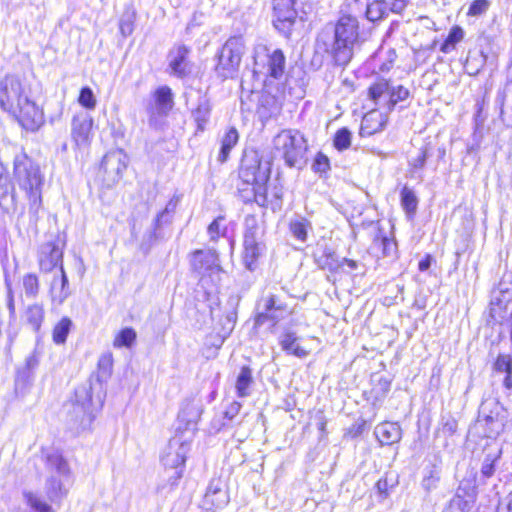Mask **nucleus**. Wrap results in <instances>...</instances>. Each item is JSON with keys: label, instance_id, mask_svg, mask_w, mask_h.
Masks as SVG:
<instances>
[{"label": "nucleus", "instance_id": "obj_1", "mask_svg": "<svg viewBox=\"0 0 512 512\" xmlns=\"http://www.w3.org/2000/svg\"><path fill=\"white\" fill-rule=\"evenodd\" d=\"M0 108L26 131H37L45 121L43 110L32 99L31 87L24 75L7 74L0 80Z\"/></svg>", "mask_w": 512, "mask_h": 512}, {"label": "nucleus", "instance_id": "obj_2", "mask_svg": "<svg viewBox=\"0 0 512 512\" xmlns=\"http://www.w3.org/2000/svg\"><path fill=\"white\" fill-rule=\"evenodd\" d=\"M270 174V161H262L256 152L244 154L239 169V178L242 185L246 187H238L244 202L253 200L261 207L271 204L273 210L281 207L283 197L281 188L274 187L271 199H268L266 184Z\"/></svg>", "mask_w": 512, "mask_h": 512}, {"label": "nucleus", "instance_id": "obj_3", "mask_svg": "<svg viewBox=\"0 0 512 512\" xmlns=\"http://www.w3.org/2000/svg\"><path fill=\"white\" fill-rule=\"evenodd\" d=\"M322 34L318 40L319 48L330 56L337 66H346L352 59L354 47L359 43V21L351 14H342L334 25V35L331 41L323 39Z\"/></svg>", "mask_w": 512, "mask_h": 512}, {"label": "nucleus", "instance_id": "obj_4", "mask_svg": "<svg viewBox=\"0 0 512 512\" xmlns=\"http://www.w3.org/2000/svg\"><path fill=\"white\" fill-rule=\"evenodd\" d=\"M13 175L19 187L28 196L31 207L41 203L43 177L39 166L24 152L22 147H14Z\"/></svg>", "mask_w": 512, "mask_h": 512}, {"label": "nucleus", "instance_id": "obj_5", "mask_svg": "<svg viewBox=\"0 0 512 512\" xmlns=\"http://www.w3.org/2000/svg\"><path fill=\"white\" fill-rule=\"evenodd\" d=\"M275 153L290 168L302 169L307 163L308 144L304 135L295 129H285L273 139Z\"/></svg>", "mask_w": 512, "mask_h": 512}, {"label": "nucleus", "instance_id": "obj_6", "mask_svg": "<svg viewBox=\"0 0 512 512\" xmlns=\"http://www.w3.org/2000/svg\"><path fill=\"white\" fill-rule=\"evenodd\" d=\"M245 53V43L242 37H231L222 46L217 55L215 71L222 79L233 78L238 72L242 56Z\"/></svg>", "mask_w": 512, "mask_h": 512}, {"label": "nucleus", "instance_id": "obj_7", "mask_svg": "<svg viewBox=\"0 0 512 512\" xmlns=\"http://www.w3.org/2000/svg\"><path fill=\"white\" fill-rule=\"evenodd\" d=\"M189 450L190 441L183 434H176L169 440L161 456V461L166 470L173 471V474L169 477L173 479L172 484L182 477L186 455Z\"/></svg>", "mask_w": 512, "mask_h": 512}, {"label": "nucleus", "instance_id": "obj_8", "mask_svg": "<svg viewBox=\"0 0 512 512\" xmlns=\"http://www.w3.org/2000/svg\"><path fill=\"white\" fill-rule=\"evenodd\" d=\"M128 165V156L123 150L117 149L107 152L101 162L100 173L103 182L111 187L122 178Z\"/></svg>", "mask_w": 512, "mask_h": 512}, {"label": "nucleus", "instance_id": "obj_9", "mask_svg": "<svg viewBox=\"0 0 512 512\" xmlns=\"http://www.w3.org/2000/svg\"><path fill=\"white\" fill-rule=\"evenodd\" d=\"M64 245L65 242L60 235H54L40 246L38 260L42 271L50 272L58 265H62Z\"/></svg>", "mask_w": 512, "mask_h": 512}, {"label": "nucleus", "instance_id": "obj_10", "mask_svg": "<svg viewBox=\"0 0 512 512\" xmlns=\"http://www.w3.org/2000/svg\"><path fill=\"white\" fill-rule=\"evenodd\" d=\"M265 54L255 56V65L259 67L260 72L274 79H281L286 69V58L282 50L274 49L270 51L265 48Z\"/></svg>", "mask_w": 512, "mask_h": 512}, {"label": "nucleus", "instance_id": "obj_11", "mask_svg": "<svg viewBox=\"0 0 512 512\" xmlns=\"http://www.w3.org/2000/svg\"><path fill=\"white\" fill-rule=\"evenodd\" d=\"M263 310L255 317V325L262 326L267 322L277 324L288 314V305L278 295L269 294L264 299Z\"/></svg>", "mask_w": 512, "mask_h": 512}, {"label": "nucleus", "instance_id": "obj_12", "mask_svg": "<svg viewBox=\"0 0 512 512\" xmlns=\"http://www.w3.org/2000/svg\"><path fill=\"white\" fill-rule=\"evenodd\" d=\"M72 416L81 427L89 425L93 418L91 387L81 386L75 390V402L72 404Z\"/></svg>", "mask_w": 512, "mask_h": 512}, {"label": "nucleus", "instance_id": "obj_13", "mask_svg": "<svg viewBox=\"0 0 512 512\" xmlns=\"http://www.w3.org/2000/svg\"><path fill=\"white\" fill-rule=\"evenodd\" d=\"M173 94L168 86H161L157 88L153 94V102L147 108L149 116L148 122L150 126H156L157 117H165L173 108Z\"/></svg>", "mask_w": 512, "mask_h": 512}, {"label": "nucleus", "instance_id": "obj_14", "mask_svg": "<svg viewBox=\"0 0 512 512\" xmlns=\"http://www.w3.org/2000/svg\"><path fill=\"white\" fill-rule=\"evenodd\" d=\"M296 0H273L275 28L288 36L295 23L297 11L295 9Z\"/></svg>", "mask_w": 512, "mask_h": 512}, {"label": "nucleus", "instance_id": "obj_15", "mask_svg": "<svg viewBox=\"0 0 512 512\" xmlns=\"http://www.w3.org/2000/svg\"><path fill=\"white\" fill-rule=\"evenodd\" d=\"M190 264L192 270L202 276L219 273L221 271L218 254L212 249L195 250L191 254Z\"/></svg>", "mask_w": 512, "mask_h": 512}, {"label": "nucleus", "instance_id": "obj_16", "mask_svg": "<svg viewBox=\"0 0 512 512\" xmlns=\"http://www.w3.org/2000/svg\"><path fill=\"white\" fill-rule=\"evenodd\" d=\"M204 503L214 509H221L229 503L226 485L220 478L212 479L209 482L204 496Z\"/></svg>", "mask_w": 512, "mask_h": 512}, {"label": "nucleus", "instance_id": "obj_17", "mask_svg": "<svg viewBox=\"0 0 512 512\" xmlns=\"http://www.w3.org/2000/svg\"><path fill=\"white\" fill-rule=\"evenodd\" d=\"M349 6L354 5L361 12L365 6V16L371 22H376L388 16L389 5L385 0H345Z\"/></svg>", "mask_w": 512, "mask_h": 512}, {"label": "nucleus", "instance_id": "obj_18", "mask_svg": "<svg viewBox=\"0 0 512 512\" xmlns=\"http://www.w3.org/2000/svg\"><path fill=\"white\" fill-rule=\"evenodd\" d=\"M92 125L93 119L86 112H81L73 117L71 135L77 145H81L88 140Z\"/></svg>", "mask_w": 512, "mask_h": 512}, {"label": "nucleus", "instance_id": "obj_19", "mask_svg": "<svg viewBox=\"0 0 512 512\" xmlns=\"http://www.w3.org/2000/svg\"><path fill=\"white\" fill-rule=\"evenodd\" d=\"M188 53L189 49L184 45L178 46L175 50L171 51L169 68L173 75L183 78L189 73Z\"/></svg>", "mask_w": 512, "mask_h": 512}, {"label": "nucleus", "instance_id": "obj_20", "mask_svg": "<svg viewBox=\"0 0 512 512\" xmlns=\"http://www.w3.org/2000/svg\"><path fill=\"white\" fill-rule=\"evenodd\" d=\"M375 435L382 445H392L400 441L402 430L397 423L384 422L376 427Z\"/></svg>", "mask_w": 512, "mask_h": 512}, {"label": "nucleus", "instance_id": "obj_21", "mask_svg": "<svg viewBox=\"0 0 512 512\" xmlns=\"http://www.w3.org/2000/svg\"><path fill=\"white\" fill-rule=\"evenodd\" d=\"M211 112V105L206 95H199L197 107L192 110V116L197 123V129L203 131Z\"/></svg>", "mask_w": 512, "mask_h": 512}, {"label": "nucleus", "instance_id": "obj_22", "mask_svg": "<svg viewBox=\"0 0 512 512\" xmlns=\"http://www.w3.org/2000/svg\"><path fill=\"white\" fill-rule=\"evenodd\" d=\"M45 464L50 472H55L63 478L70 476V468L67 461L58 452L46 454Z\"/></svg>", "mask_w": 512, "mask_h": 512}, {"label": "nucleus", "instance_id": "obj_23", "mask_svg": "<svg viewBox=\"0 0 512 512\" xmlns=\"http://www.w3.org/2000/svg\"><path fill=\"white\" fill-rule=\"evenodd\" d=\"M282 350L298 358H304L308 352L298 344V337L294 332H285L279 340Z\"/></svg>", "mask_w": 512, "mask_h": 512}, {"label": "nucleus", "instance_id": "obj_24", "mask_svg": "<svg viewBox=\"0 0 512 512\" xmlns=\"http://www.w3.org/2000/svg\"><path fill=\"white\" fill-rule=\"evenodd\" d=\"M264 245L260 239H244V262L249 270H253V264L262 254Z\"/></svg>", "mask_w": 512, "mask_h": 512}, {"label": "nucleus", "instance_id": "obj_25", "mask_svg": "<svg viewBox=\"0 0 512 512\" xmlns=\"http://www.w3.org/2000/svg\"><path fill=\"white\" fill-rule=\"evenodd\" d=\"M239 134L236 128L231 127L221 139V147L217 157L220 163L227 161L232 148L238 143Z\"/></svg>", "mask_w": 512, "mask_h": 512}, {"label": "nucleus", "instance_id": "obj_26", "mask_svg": "<svg viewBox=\"0 0 512 512\" xmlns=\"http://www.w3.org/2000/svg\"><path fill=\"white\" fill-rule=\"evenodd\" d=\"M253 382L252 370L248 366H243L236 380V392L239 397L250 395V386Z\"/></svg>", "mask_w": 512, "mask_h": 512}, {"label": "nucleus", "instance_id": "obj_27", "mask_svg": "<svg viewBox=\"0 0 512 512\" xmlns=\"http://www.w3.org/2000/svg\"><path fill=\"white\" fill-rule=\"evenodd\" d=\"M45 490L48 498L52 502L60 501L67 494V489L64 488L62 481L57 479L54 475H51L47 479Z\"/></svg>", "mask_w": 512, "mask_h": 512}, {"label": "nucleus", "instance_id": "obj_28", "mask_svg": "<svg viewBox=\"0 0 512 512\" xmlns=\"http://www.w3.org/2000/svg\"><path fill=\"white\" fill-rule=\"evenodd\" d=\"M240 298L238 296H230L228 298V305L230 306V310L227 312L225 316V320L223 322V332L224 335H229L236 324L237 321V306L239 304Z\"/></svg>", "mask_w": 512, "mask_h": 512}, {"label": "nucleus", "instance_id": "obj_29", "mask_svg": "<svg viewBox=\"0 0 512 512\" xmlns=\"http://www.w3.org/2000/svg\"><path fill=\"white\" fill-rule=\"evenodd\" d=\"M311 229V222L303 217L291 220L289 224V230L291 234L294 238L301 242H305L307 240L308 230Z\"/></svg>", "mask_w": 512, "mask_h": 512}, {"label": "nucleus", "instance_id": "obj_30", "mask_svg": "<svg viewBox=\"0 0 512 512\" xmlns=\"http://www.w3.org/2000/svg\"><path fill=\"white\" fill-rule=\"evenodd\" d=\"M315 261L321 269L335 271L341 267L340 261L337 259L335 252L327 247L322 251L321 255L316 256Z\"/></svg>", "mask_w": 512, "mask_h": 512}, {"label": "nucleus", "instance_id": "obj_31", "mask_svg": "<svg viewBox=\"0 0 512 512\" xmlns=\"http://www.w3.org/2000/svg\"><path fill=\"white\" fill-rule=\"evenodd\" d=\"M486 63V56L482 51L469 52L464 68L469 75H477Z\"/></svg>", "mask_w": 512, "mask_h": 512}, {"label": "nucleus", "instance_id": "obj_32", "mask_svg": "<svg viewBox=\"0 0 512 512\" xmlns=\"http://www.w3.org/2000/svg\"><path fill=\"white\" fill-rule=\"evenodd\" d=\"M400 201L401 206L403 210L406 212V214H415L418 206V198L412 189H410L407 186H404L400 192Z\"/></svg>", "mask_w": 512, "mask_h": 512}, {"label": "nucleus", "instance_id": "obj_33", "mask_svg": "<svg viewBox=\"0 0 512 512\" xmlns=\"http://www.w3.org/2000/svg\"><path fill=\"white\" fill-rule=\"evenodd\" d=\"M27 322L32 326L35 331L41 327L44 318V309L39 304H33L27 307L25 311Z\"/></svg>", "mask_w": 512, "mask_h": 512}, {"label": "nucleus", "instance_id": "obj_34", "mask_svg": "<svg viewBox=\"0 0 512 512\" xmlns=\"http://www.w3.org/2000/svg\"><path fill=\"white\" fill-rule=\"evenodd\" d=\"M71 327L72 321L68 317L62 318L53 329V341L56 344L65 343Z\"/></svg>", "mask_w": 512, "mask_h": 512}, {"label": "nucleus", "instance_id": "obj_35", "mask_svg": "<svg viewBox=\"0 0 512 512\" xmlns=\"http://www.w3.org/2000/svg\"><path fill=\"white\" fill-rule=\"evenodd\" d=\"M464 37V31L459 26H454L449 34L446 40L442 43L440 50L443 53H449L452 50L455 49V46L457 43H459Z\"/></svg>", "mask_w": 512, "mask_h": 512}, {"label": "nucleus", "instance_id": "obj_36", "mask_svg": "<svg viewBox=\"0 0 512 512\" xmlns=\"http://www.w3.org/2000/svg\"><path fill=\"white\" fill-rule=\"evenodd\" d=\"M136 340V332L133 328H124L116 336L113 341L115 348L131 347Z\"/></svg>", "mask_w": 512, "mask_h": 512}, {"label": "nucleus", "instance_id": "obj_37", "mask_svg": "<svg viewBox=\"0 0 512 512\" xmlns=\"http://www.w3.org/2000/svg\"><path fill=\"white\" fill-rule=\"evenodd\" d=\"M261 239V229L258 220L254 215L245 217V233L244 239Z\"/></svg>", "mask_w": 512, "mask_h": 512}, {"label": "nucleus", "instance_id": "obj_38", "mask_svg": "<svg viewBox=\"0 0 512 512\" xmlns=\"http://www.w3.org/2000/svg\"><path fill=\"white\" fill-rule=\"evenodd\" d=\"M352 133L347 128L339 129L334 136V147L343 151L350 147L351 145Z\"/></svg>", "mask_w": 512, "mask_h": 512}, {"label": "nucleus", "instance_id": "obj_39", "mask_svg": "<svg viewBox=\"0 0 512 512\" xmlns=\"http://www.w3.org/2000/svg\"><path fill=\"white\" fill-rule=\"evenodd\" d=\"M311 168L315 173L319 174L320 176L326 175L331 168L330 160L327 157V155H325L322 152H318L315 155Z\"/></svg>", "mask_w": 512, "mask_h": 512}, {"label": "nucleus", "instance_id": "obj_40", "mask_svg": "<svg viewBox=\"0 0 512 512\" xmlns=\"http://www.w3.org/2000/svg\"><path fill=\"white\" fill-rule=\"evenodd\" d=\"M493 370L497 373L512 374V356L499 354L493 364Z\"/></svg>", "mask_w": 512, "mask_h": 512}, {"label": "nucleus", "instance_id": "obj_41", "mask_svg": "<svg viewBox=\"0 0 512 512\" xmlns=\"http://www.w3.org/2000/svg\"><path fill=\"white\" fill-rule=\"evenodd\" d=\"M23 287L27 297H36L39 293V280L35 274H27L23 277Z\"/></svg>", "mask_w": 512, "mask_h": 512}, {"label": "nucleus", "instance_id": "obj_42", "mask_svg": "<svg viewBox=\"0 0 512 512\" xmlns=\"http://www.w3.org/2000/svg\"><path fill=\"white\" fill-rule=\"evenodd\" d=\"M374 247L381 248L382 256H391L395 250L396 243L387 236H376L374 238Z\"/></svg>", "mask_w": 512, "mask_h": 512}, {"label": "nucleus", "instance_id": "obj_43", "mask_svg": "<svg viewBox=\"0 0 512 512\" xmlns=\"http://www.w3.org/2000/svg\"><path fill=\"white\" fill-rule=\"evenodd\" d=\"M24 497L31 508L38 512H52L50 505L42 501L37 495L32 492H25Z\"/></svg>", "mask_w": 512, "mask_h": 512}, {"label": "nucleus", "instance_id": "obj_44", "mask_svg": "<svg viewBox=\"0 0 512 512\" xmlns=\"http://www.w3.org/2000/svg\"><path fill=\"white\" fill-rule=\"evenodd\" d=\"M60 272H61V278H60L61 288L58 293L53 295V300L58 301L59 304H62L68 298V296L70 295L71 292L69 290L68 278H67L65 270L63 268V265H61V267H60Z\"/></svg>", "mask_w": 512, "mask_h": 512}, {"label": "nucleus", "instance_id": "obj_45", "mask_svg": "<svg viewBox=\"0 0 512 512\" xmlns=\"http://www.w3.org/2000/svg\"><path fill=\"white\" fill-rule=\"evenodd\" d=\"M134 20L135 13L134 12H125L119 22V29L121 34L124 37H127L132 34L134 30Z\"/></svg>", "mask_w": 512, "mask_h": 512}, {"label": "nucleus", "instance_id": "obj_46", "mask_svg": "<svg viewBox=\"0 0 512 512\" xmlns=\"http://www.w3.org/2000/svg\"><path fill=\"white\" fill-rule=\"evenodd\" d=\"M409 97V90L402 85L393 87L390 91L389 105L392 109L399 101H404Z\"/></svg>", "mask_w": 512, "mask_h": 512}, {"label": "nucleus", "instance_id": "obj_47", "mask_svg": "<svg viewBox=\"0 0 512 512\" xmlns=\"http://www.w3.org/2000/svg\"><path fill=\"white\" fill-rule=\"evenodd\" d=\"M78 101L87 109H94L96 106V99L90 87H83L81 89Z\"/></svg>", "mask_w": 512, "mask_h": 512}, {"label": "nucleus", "instance_id": "obj_48", "mask_svg": "<svg viewBox=\"0 0 512 512\" xmlns=\"http://www.w3.org/2000/svg\"><path fill=\"white\" fill-rule=\"evenodd\" d=\"M224 217L219 216L213 220V222L208 226L207 232L212 241H216L221 235H224L226 232V228H221V223L223 222Z\"/></svg>", "mask_w": 512, "mask_h": 512}, {"label": "nucleus", "instance_id": "obj_49", "mask_svg": "<svg viewBox=\"0 0 512 512\" xmlns=\"http://www.w3.org/2000/svg\"><path fill=\"white\" fill-rule=\"evenodd\" d=\"M112 367H113V355H112V353H110V352L104 353L99 358V361H98L99 371L103 375L108 376L112 372Z\"/></svg>", "mask_w": 512, "mask_h": 512}, {"label": "nucleus", "instance_id": "obj_50", "mask_svg": "<svg viewBox=\"0 0 512 512\" xmlns=\"http://www.w3.org/2000/svg\"><path fill=\"white\" fill-rule=\"evenodd\" d=\"M176 205H177V202L174 201L173 199H171L165 209L163 211H161L160 213L157 214L155 220H154V223H153V226H154V231L156 232L158 229L161 228V221L163 220V217H166V216H169L171 214L174 213L175 211V208H176Z\"/></svg>", "mask_w": 512, "mask_h": 512}, {"label": "nucleus", "instance_id": "obj_51", "mask_svg": "<svg viewBox=\"0 0 512 512\" xmlns=\"http://www.w3.org/2000/svg\"><path fill=\"white\" fill-rule=\"evenodd\" d=\"M490 6V2L488 0H474L468 10V15L470 16H480L485 13Z\"/></svg>", "mask_w": 512, "mask_h": 512}, {"label": "nucleus", "instance_id": "obj_52", "mask_svg": "<svg viewBox=\"0 0 512 512\" xmlns=\"http://www.w3.org/2000/svg\"><path fill=\"white\" fill-rule=\"evenodd\" d=\"M7 288V308L9 311V323L16 321V308L14 301V292L10 283L6 282Z\"/></svg>", "mask_w": 512, "mask_h": 512}, {"label": "nucleus", "instance_id": "obj_53", "mask_svg": "<svg viewBox=\"0 0 512 512\" xmlns=\"http://www.w3.org/2000/svg\"><path fill=\"white\" fill-rule=\"evenodd\" d=\"M387 91H389V84L381 81L369 88V96L372 100L377 101Z\"/></svg>", "mask_w": 512, "mask_h": 512}, {"label": "nucleus", "instance_id": "obj_54", "mask_svg": "<svg viewBox=\"0 0 512 512\" xmlns=\"http://www.w3.org/2000/svg\"><path fill=\"white\" fill-rule=\"evenodd\" d=\"M427 158H428V149H427V147H423L420 149L418 155L411 160L410 165L414 169H422L425 166Z\"/></svg>", "mask_w": 512, "mask_h": 512}, {"label": "nucleus", "instance_id": "obj_55", "mask_svg": "<svg viewBox=\"0 0 512 512\" xmlns=\"http://www.w3.org/2000/svg\"><path fill=\"white\" fill-rule=\"evenodd\" d=\"M495 461L496 458H491L490 456H487L482 464L481 467V474L485 478H490L493 476L495 472Z\"/></svg>", "mask_w": 512, "mask_h": 512}, {"label": "nucleus", "instance_id": "obj_56", "mask_svg": "<svg viewBox=\"0 0 512 512\" xmlns=\"http://www.w3.org/2000/svg\"><path fill=\"white\" fill-rule=\"evenodd\" d=\"M241 404L234 401L226 409L224 416L229 420H233L240 412Z\"/></svg>", "mask_w": 512, "mask_h": 512}, {"label": "nucleus", "instance_id": "obj_57", "mask_svg": "<svg viewBox=\"0 0 512 512\" xmlns=\"http://www.w3.org/2000/svg\"><path fill=\"white\" fill-rule=\"evenodd\" d=\"M439 477L434 475L433 472H430V475L425 477L422 481V486L426 491H430L431 489L436 487V483L438 482Z\"/></svg>", "mask_w": 512, "mask_h": 512}, {"label": "nucleus", "instance_id": "obj_58", "mask_svg": "<svg viewBox=\"0 0 512 512\" xmlns=\"http://www.w3.org/2000/svg\"><path fill=\"white\" fill-rule=\"evenodd\" d=\"M408 0H395L392 6L389 8V11L394 13H401L407 5Z\"/></svg>", "mask_w": 512, "mask_h": 512}, {"label": "nucleus", "instance_id": "obj_59", "mask_svg": "<svg viewBox=\"0 0 512 512\" xmlns=\"http://www.w3.org/2000/svg\"><path fill=\"white\" fill-rule=\"evenodd\" d=\"M375 487L380 494L387 495L388 483L386 479L378 480Z\"/></svg>", "mask_w": 512, "mask_h": 512}, {"label": "nucleus", "instance_id": "obj_60", "mask_svg": "<svg viewBox=\"0 0 512 512\" xmlns=\"http://www.w3.org/2000/svg\"><path fill=\"white\" fill-rule=\"evenodd\" d=\"M430 266H431V256L430 255H427L418 264V268L422 272L428 270L430 268Z\"/></svg>", "mask_w": 512, "mask_h": 512}, {"label": "nucleus", "instance_id": "obj_61", "mask_svg": "<svg viewBox=\"0 0 512 512\" xmlns=\"http://www.w3.org/2000/svg\"><path fill=\"white\" fill-rule=\"evenodd\" d=\"M340 264L341 266L346 264L351 270H356L359 267V263L357 261L348 258H343L340 261Z\"/></svg>", "mask_w": 512, "mask_h": 512}, {"label": "nucleus", "instance_id": "obj_62", "mask_svg": "<svg viewBox=\"0 0 512 512\" xmlns=\"http://www.w3.org/2000/svg\"><path fill=\"white\" fill-rule=\"evenodd\" d=\"M456 427H457V424L454 420L452 421H447L445 424H444V430L449 432L450 434H453L456 430Z\"/></svg>", "mask_w": 512, "mask_h": 512}, {"label": "nucleus", "instance_id": "obj_63", "mask_svg": "<svg viewBox=\"0 0 512 512\" xmlns=\"http://www.w3.org/2000/svg\"><path fill=\"white\" fill-rule=\"evenodd\" d=\"M505 100V94L503 92H498L496 96V103L500 106V115L503 114V105Z\"/></svg>", "mask_w": 512, "mask_h": 512}, {"label": "nucleus", "instance_id": "obj_64", "mask_svg": "<svg viewBox=\"0 0 512 512\" xmlns=\"http://www.w3.org/2000/svg\"><path fill=\"white\" fill-rule=\"evenodd\" d=\"M503 386L507 390H512V374H505L503 379Z\"/></svg>", "mask_w": 512, "mask_h": 512}]
</instances>
